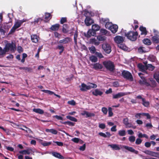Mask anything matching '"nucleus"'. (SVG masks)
<instances>
[{"label":"nucleus","instance_id":"f257e3e1","mask_svg":"<svg viewBox=\"0 0 159 159\" xmlns=\"http://www.w3.org/2000/svg\"><path fill=\"white\" fill-rule=\"evenodd\" d=\"M27 20L25 19L23 20H17L14 26L12 27L9 33L11 34L15 32L16 30L20 26L21 24L25 22Z\"/></svg>","mask_w":159,"mask_h":159},{"label":"nucleus","instance_id":"f03ea898","mask_svg":"<svg viewBox=\"0 0 159 159\" xmlns=\"http://www.w3.org/2000/svg\"><path fill=\"white\" fill-rule=\"evenodd\" d=\"M138 33L137 32L130 31L129 32L126 36L127 38L132 41H134L137 39Z\"/></svg>","mask_w":159,"mask_h":159},{"label":"nucleus","instance_id":"7ed1b4c3","mask_svg":"<svg viewBox=\"0 0 159 159\" xmlns=\"http://www.w3.org/2000/svg\"><path fill=\"white\" fill-rule=\"evenodd\" d=\"M4 48L6 52H8L9 51H13L16 49L15 45L12 43H7Z\"/></svg>","mask_w":159,"mask_h":159},{"label":"nucleus","instance_id":"20e7f679","mask_svg":"<svg viewBox=\"0 0 159 159\" xmlns=\"http://www.w3.org/2000/svg\"><path fill=\"white\" fill-rule=\"evenodd\" d=\"M103 64L107 69L110 71H112L114 69V65L113 63L111 61H105L103 62Z\"/></svg>","mask_w":159,"mask_h":159},{"label":"nucleus","instance_id":"39448f33","mask_svg":"<svg viewBox=\"0 0 159 159\" xmlns=\"http://www.w3.org/2000/svg\"><path fill=\"white\" fill-rule=\"evenodd\" d=\"M122 75L127 80L131 81L133 80V79L131 74L128 71L124 70L122 73Z\"/></svg>","mask_w":159,"mask_h":159},{"label":"nucleus","instance_id":"423d86ee","mask_svg":"<svg viewBox=\"0 0 159 159\" xmlns=\"http://www.w3.org/2000/svg\"><path fill=\"white\" fill-rule=\"evenodd\" d=\"M102 48L107 53L109 54L111 52V47L110 45L107 43H105L102 45Z\"/></svg>","mask_w":159,"mask_h":159},{"label":"nucleus","instance_id":"0eeeda50","mask_svg":"<svg viewBox=\"0 0 159 159\" xmlns=\"http://www.w3.org/2000/svg\"><path fill=\"white\" fill-rule=\"evenodd\" d=\"M153 31L155 34V36L152 37V40L154 43H159V36L158 35L159 32L155 29H153Z\"/></svg>","mask_w":159,"mask_h":159},{"label":"nucleus","instance_id":"6e6552de","mask_svg":"<svg viewBox=\"0 0 159 159\" xmlns=\"http://www.w3.org/2000/svg\"><path fill=\"white\" fill-rule=\"evenodd\" d=\"M130 92H120L116 94L113 95V99H117L125 95L130 94Z\"/></svg>","mask_w":159,"mask_h":159},{"label":"nucleus","instance_id":"1a4fd4ad","mask_svg":"<svg viewBox=\"0 0 159 159\" xmlns=\"http://www.w3.org/2000/svg\"><path fill=\"white\" fill-rule=\"evenodd\" d=\"M136 98L142 100V103L144 107H149L150 105L149 102L148 101H147L144 98H142L141 95H139L137 96Z\"/></svg>","mask_w":159,"mask_h":159},{"label":"nucleus","instance_id":"9d476101","mask_svg":"<svg viewBox=\"0 0 159 159\" xmlns=\"http://www.w3.org/2000/svg\"><path fill=\"white\" fill-rule=\"evenodd\" d=\"M138 75L141 78V79L139 81L140 84H144L146 86H148L150 85L148 82H147L145 79L144 77L141 76V75H142V73H139Z\"/></svg>","mask_w":159,"mask_h":159},{"label":"nucleus","instance_id":"9b49d317","mask_svg":"<svg viewBox=\"0 0 159 159\" xmlns=\"http://www.w3.org/2000/svg\"><path fill=\"white\" fill-rule=\"evenodd\" d=\"M115 42L118 44L122 43L124 40V38L120 36H117L114 39Z\"/></svg>","mask_w":159,"mask_h":159},{"label":"nucleus","instance_id":"f8f14e48","mask_svg":"<svg viewBox=\"0 0 159 159\" xmlns=\"http://www.w3.org/2000/svg\"><path fill=\"white\" fill-rule=\"evenodd\" d=\"M145 64V66H144L141 63L139 64L138 65V67L139 68V70L143 72L146 73V64L144 63Z\"/></svg>","mask_w":159,"mask_h":159},{"label":"nucleus","instance_id":"ddd939ff","mask_svg":"<svg viewBox=\"0 0 159 159\" xmlns=\"http://www.w3.org/2000/svg\"><path fill=\"white\" fill-rule=\"evenodd\" d=\"M91 65L93 66V68L96 70L101 69L102 68V65L98 63H96L92 64Z\"/></svg>","mask_w":159,"mask_h":159},{"label":"nucleus","instance_id":"4468645a","mask_svg":"<svg viewBox=\"0 0 159 159\" xmlns=\"http://www.w3.org/2000/svg\"><path fill=\"white\" fill-rule=\"evenodd\" d=\"M123 147L125 149H126V150L131 152L134 153L135 154H138V151L135 150L132 147H130L128 146H124Z\"/></svg>","mask_w":159,"mask_h":159},{"label":"nucleus","instance_id":"2eb2a0df","mask_svg":"<svg viewBox=\"0 0 159 159\" xmlns=\"http://www.w3.org/2000/svg\"><path fill=\"white\" fill-rule=\"evenodd\" d=\"M85 23L87 26H89L93 23V21L89 17H87L85 19Z\"/></svg>","mask_w":159,"mask_h":159},{"label":"nucleus","instance_id":"dca6fc26","mask_svg":"<svg viewBox=\"0 0 159 159\" xmlns=\"http://www.w3.org/2000/svg\"><path fill=\"white\" fill-rule=\"evenodd\" d=\"M95 32L92 29L89 30L88 31L87 34H85V35L87 38H89L91 36H94L95 34Z\"/></svg>","mask_w":159,"mask_h":159},{"label":"nucleus","instance_id":"f3484780","mask_svg":"<svg viewBox=\"0 0 159 159\" xmlns=\"http://www.w3.org/2000/svg\"><path fill=\"white\" fill-rule=\"evenodd\" d=\"M118 26L116 25H112L109 29L113 33H115L117 31Z\"/></svg>","mask_w":159,"mask_h":159},{"label":"nucleus","instance_id":"a211bd4d","mask_svg":"<svg viewBox=\"0 0 159 159\" xmlns=\"http://www.w3.org/2000/svg\"><path fill=\"white\" fill-rule=\"evenodd\" d=\"M31 39L32 42L35 43H37L39 38V37L37 35L34 34L32 35L31 36Z\"/></svg>","mask_w":159,"mask_h":159},{"label":"nucleus","instance_id":"6ab92c4d","mask_svg":"<svg viewBox=\"0 0 159 159\" xmlns=\"http://www.w3.org/2000/svg\"><path fill=\"white\" fill-rule=\"evenodd\" d=\"M52 155L54 157L59 159H63L64 157L60 153L57 152H53L52 153Z\"/></svg>","mask_w":159,"mask_h":159},{"label":"nucleus","instance_id":"aec40b11","mask_svg":"<svg viewBox=\"0 0 159 159\" xmlns=\"http://www.w3.org/2000/svg\"><path fill=\"white\" fill-rule=\"evenodd\" d=\"M71 41V39L70 38L67 37L64 39L60 40L59 41V43H61L66 44Z\"/></svg>","mask_w":159,"mask_h":159},{"label":"nucleus","instance_id":"412c9836","mask_svg":"<svg viewBox=\"0 0 159 159\" xmlns=\"http://www.w3.org/2000/svg\"><path fill=\"white\" fill-rule=\"evenodd\" d=\"M108 146L110 147L114 150H119L120 149L119 145L116 144H109Z\"/></svg>","mask_w":159,"mask_h":159},{"label":"nucleus","instance_id":"4be33fe9","mask_svg":"<svg viewBox=\"0 0 159 159\" xmlns=\"http://www.w3.org/2000/svg\"><path fill=\"white\" fill-rule=\"evenodd\" d=\"M30 151H31V149H28L27 150H25L22 151H20L19 152V153L20 154H28L29 155L30 152Z\"/></svg>","mask_w":159,"mask_h":159},{"label":"nucleus","instance_id":"5701e85b","mask_svg":"<svg viewBox=\"0 0 159 159\" xmlns=\"http://www.w3.org/2000/svg\"><path fill=\"white\" fill-rule=\"evenodd\" d=\"M92 93L93 95L96 96H101L102 94V92L99 90H94L92 91Z\"/></svg>","mask_w":159,"mask_h":159},{"label":"nucleus","instance_id":"b1692460","mask_svg":"<svg viewBox=\"0 0 159 159\" xmlns=\"http://www.w3.org/2000/svg\"><path fill=\"white\" fill-rule=\"evenodd\" d=\"M33 111L35 113H38L39 114H43L44 113V111L40 108H34L33 110Z\"/></svg>","mask_w":159,"mask_h":159},{"label":"nucleus","instance_id":"393cba45","mask_svg":"<svg viewBox=\"0 0 159 159\" xmlns=\"http://www.w3.org/2000/svg\"><path fill=\"white\" fill-rule=\"evenodd\" d=\"M45 131L47 132H50L52 133L53 134H57V131L56 130L54 129H45Z\"/></svg>","mask_w":159,"mask_h":159},{"label":"nucleus","instance_id":"a878e982","mask_svg":"<svg viewBox=\"0 0 159 159\" xmlns=\"http://www.w3.org/2000/svg\"><path fill=\"white\" fill-rule=\"evenodd\" d=\"M139 29L141 32V35H146L147 34V31L145 28L143 27L142 26H141L140 27Z\"/></svg>","mask_w":159,"mask_h":159},{"label":"nucleus","instance_id":"bb28decb","mask_svg":"<svg viewBox=\"0 0 159 159\" xmlns=\"http://www.w3.org/2000/svg\"><path fill=\"white\" fill-rule=\"evenodd\" d=\"M60 122L64 125H68L70 126H74L75 125V123L70 121H67L65 122L60 121Z\"/></svg>","mask_w":159,"mask_h":159},{"label":"nucleus","instance_id":"cd10ccee","mask_svg":"<svg viewBox=\"0 0 159 159\" xmlns=\"http://www.w3.org/2000/svg\"><path fill=\"white\" fill-rule=\"evenodd\" d=\"M90 41L91 43L96 45H98L100 43L99 42L95 39H90Z\"/></svg>","mask_w":159,"mask_h":159},{"label":"nucleus","instance_id":"c85d7f7f","mask_svg":"<svg viewBox=\"0 0 159 159\" xmlns=\"http://www.w3.org/2000/svg\"><path fill=\"white\" fill-rule=\"evenodd\" d=\"M59 27V25L58 24H56L52 25L50 28V29L52 30L55 31L57 30Z\"/></svg>","mask_w":159,"mask_h":159},{"label":"nucleus","instance_id":"c756f323","mask_svg":"<svg viewBox=\"0 0 159 159\" xmlns=\"http://www.w3.org/2000/svg\"><path fill=\"white\" fill-rule=\"evenodd\" d=\"M148 59L152 62H156L157 61L156 57L152 55H150L149 56Z\"/></svg>","mask_w":159,"mask_h":159},{"label":"nucleus","instance_id":"7c9ffc66","mask_svg":"<svg viewBox=\"0 0 159 159\" xmlns=\"http://www.w3.org/2000/svg\"><path fill=\"white\" fill-rule=\"evenodd\" d=\"M88 89H95L97 87L96 84L92 83H88Z\"/></svg>","mask_w":159,"mask_h":159},{"label":"nucleus","instance_id":"2f4dec72","mask_svg":"<svg viewBox=\"0 0 159 159\" xmlns=\"http://www.w3.org/2000/svg\"><path fill=\"white\" fill-rule=\"evenodd\" d=\"M6 52L3 48V49L0 47V57H2L5 55Z\"/></svg>","mask_w":159,"mask_h":159},{"label":"nucleus","instance_id":"473e14b6","mask_svg":"<svg viewBox=\"0 0 159 159\" xmlns=\"http://www.w3.org/2000/svg\"><path fill=\"white\" fill-rule=\"evenodd\" d=\"M138 52L140 53L145 52H147L145 48L142 47L139 48L138 49Z\"/></svg>","mask_w":159,"mask_h":159},{"label":"nucleus","instance_id":"72a5a7b5","mask_svg":"<svg viewBox=\"0 0 159 159\" xmlns=\"http://www.w3.org/2000/svg\"><path fill=\"white\" fill-rule=\"evenodd\" d=\"M118 46L120 48L124 51L127 50V48L124 44L120 43L118 44Z\"/></svg>","mask_w":159,"mask_h":159},{"label":"nucleus","instance_id":"f704fd0d","mask_svg":"<svg viewBox=\"0 0 159 159\" xmlns=\"http://www.w3.org/2000/svg\"><path fill=\"white\" fill-rule=\"evenodd\" d=\"M90 60L92 62H95L97 61L98 58L95 56H92L89 57Z\"/></svg>","mask_w":159,"mask_h":159},{"label":"nucleus","instance_id":"c9c22d12","mask_svg":"<svg viewBox=\"0 0 159 159\" xmlns=\"http://www.w3.org/2000/svg\"><path fill=\"white\" fill-rule=\"evenodd\" d=\"M66 118L67 119H69L72 121H73L74 122L77 121V119L74 117L70 116H66Z\"/></svg>","mask_w":159,"mask_h":159},{"label":"nucleus","instance_id":"e433bc0d","mask_svg":"<svg viewBox=\"0 0 159 159\" xmlns=\"http://www.w3.org/2000/svg\"><path fill=\"white\" fill-rule=\"evenodd\" d=\"M99 29L100 27L97 25H94L92 26V29L95 32L98 30Z\"/></svg>","mask_w":159,"mask_h":159},{"label":"nucleus","instance_id":"4c0bfd02","mask_svg":"<svg viewBox=\"0 0 159 159\" xmlns=\"http://www.w3.org/2000/svg\"><path fill=\"white\" fill-rule=\"evenodd\" d=\"M146 69H148L152 71L155 68V67L151 64H146Z\"/></svg>","mask_w":159,"mask_h":159},{"label":"nucleus","instance_id":"58836bf2","mask_svg":"<svg viewBox=\"0 0 159 159\" xmlns=\"http://www.w3.org/2000/svg\"><path fill=\"white\" fill-rule=\"evenodd\" d=\"M118 134L120 136H123L126 135L125 130H120L118 131Z\"/></svg>","mask_w":159,"mask_h":159},{"label":"nucleus","instance_id":"ea45409f","mask_svg":"<svg viewBox=\"0 0 159 159\" xmlns=\"http://www.w3.org/2000/svg\"><path fill=\"white\" fill-rule=\"evenodd\" d=\"M1 27L6 30H7L10 28L7 23H4L2 25Z\"/></svg>","mask_w":159,"mask_h":159},{"label":"nucleus","instance_id":"a19ab883","mask_svg":"<svg viewBox=\"0 0 159 159\" xmlns=\"http://www.w3.org/2000/svg\"><path fill=\"white\" fill-rule=\"evenodd\" d=\"M42 142H41V144L43 146H48L50 145L51 144V142H47L46 141L43 142L42 140H41Z\"/></svg>","mask_w":159,"mask_h":159},{"label":"nucleus","instance_id":"79ce46f5","mask_svg":"<svg viewBox=\"0 0 159 159\" xmlns=\"http://www.w3.org/2000/svg\"><path fill=\"white\" fill-rule=\"evenodd\" d=\"M154 77L157 82L159 83V72L156 73L154 75Z\"/></svg>","mask_w":159,"mask_h":159},{"label":"nucleus","instance_id":"37998d69","mask_svg":"<svg viewBox=\"0 0 159 159\" xmlns=\"http://www.w3.org/2000/svg\"><path fill=\"white\" fill-rule=\"evenodd\" d=\"M138 136L139 138H141L143 137H144L147 139L148 138V136L147 134H143L141 132L139 133V134H138Z\"/></svg>","mask_w":159,"mask_h":159},{"label":"nucleus","instance_id":"c03bdc74","mask_svg":"<svg viewBox=\"0 0 159 159\" xmlns=\"http://www.w3.org/2000/svg\"><path fill=\"white\" fill-rule=\"evenodd\" d=\"M143 43L145 44L149 45L151 44L150 40L148 39H145L143 41Z\"/></svg>","mask_w":159,"mask_h":159},{"label":"nucleus","instance_id":"a18cd8bd","mask_svg":"<svg viewBox=\"0 0 159 159\" xmlns=\"http://www.w3.org/2000/svg\"><path fill=\"white\" fill-rule=\"evenodd\" d=\"M100 22L103 24H105L106 23L109 21V20L107 18H101L100 20Z\"/></svg>","mask_w":159,"mask_h":159},{"label":"nucleus","instance_id":"49530a36","mask_svg":"<svg viewBox=\"0 0 159 159\" xmlns=\"http://www.w3.org/2000/svg\"><path fill=\"white\" fill-rule=\"evenodd\" d=\"M129 140L131 143L134 142L135 140V137L134 136H131L129 138Z\"/></svg>","mask_w":159,"mask_h":159},{"label":"nucleus","instance_id":"de8ad7c7","mask_svg":"<svg viewBox=\"0 0 159 159\" xmlns=\"http://www.w3.org/2000/svg\"><path fill=\"white\" fill-rule=\"evenodd\" d=\"M71 140L75 143H78L80 141L81 142V143L83 142V141L82 140H81L80 139L76 138H75L72 139H71Z\"/></svg>","mask_w":159,"mask_h":159},{"label":"nucleus","instance_id":"09e8293b","mask_svg":"<svg viewBox=\"0 0 159 159\" xmlns=\"http://www.w3.org/2000/svg\"><path fill=\"white\" fill-rule=\"evenodd\" d=\"M143 152L146 154L148 155L152 156L153 151L148 150H146L145 151H143Z\"/></svg>","mask_w":159,"mask_h":159},{"label":"nucleus","instance_id":"8fccbe9b","mask_svg":"<svg viewBox=\"0 0 159 159\" xmlns=\"http://www.w3.org/2000/svg\"><path fill=\"white\" fill-rule=\"evenodd\" d=\"M85 115H86V118L92 116H94L95 115L94 113L89 112L87 111Z\"/></svg>","mask_w":159,"mask_h":159},{"label":"nucleus","instance_id":"3c124183","mask_svg":"<svg viewBox=\"0 0 159 159\" xmlns=\"http://www.w3.org/2000/svg\"><path fill=\"white\" fill-rule=\"evenodd\" d=\"M97 39L99 41H103L106 39V38L104 36L99 35L97 37Z\"/></svg>","mask_w":159,"mask_h":159},{"label":"nucleus","instance_id":"603ef678","mask_svg":"<svg viewBox=\"0 0 159 159\" xmlns=\"http://www.w3.org/2000/svg\"><path fill=\"white\" fill-rule=\"evenodd\" d=\"M19 69L20 70H24L28 72H30L32 70V69L31 68L27 67H20L19 68Z\"/></svg>","mask_w":159,"mask_h":159},{"label":"nucleus","instance_id":"864d4df0","mask_svg":"<svg viewBox=\"0 0 159 159\" xmlns=\"http://www.w3.org/2000/svg\"><path fill=\"white\" fill-rule=\"evenodd\" d=\"M112 25V24L109 22V21L106 23L105 24V26L106 28L109 29H110Z\"/></svg>","mask_w":159,"mask_h":159},{"label":"nucleus","instance_id":"5fc2aeb1","mask_svg":"<svg viewBox=\"0 0 159 159\" xmlns=\"http://www.w3.org/2000/svg\"><path fill=\"white\" fill-rule=\"evenodd\" d=\"M51 18V15L49 13H46L45 15V19L48 20H50Z\"/></svg>","mask_w":159,"mask_h":159},{"label":"nucleus","instance_id":"6e6d98bb","mask_svg":"<svg viewBox=\"0 0 159 159\" xmlns=\"http://www.w3.org/2000/svg\"><path fill=\"white\" fill-rule=\"evenodd\" d=\"M123 122L124 124L125 125H127L129 124V119L128 118H124L123 120Z\"/></svg>","mask_w":159,"mask_h":159},{"label":"nucleus","instance_id":"4d7b16f0","mask_svg":"<svg viewBox=\"0 0 159 159\" xmlns=\"http://www.w3.org/2000/svg\"><path fill=\"white\" fill-rule=\"evenodd\" d=\"M41 90L44 93H47L50 95H52L53 94H54V93H55L53 92L50 91L49 90Z\"/></svg>","mask_w":159,"mask_h":159},{"label":"nucleus","instance_id":"13d9d810","mask_svg":"<svg viewBox=\"0 0 159 159\" xmlns=\"http://www.w3.org/2000/svg\"><path fill=\"white\" fill-rule=\"evenodd\" d=\"M112 109V108L111 107L108 108V116L109 117H111L113 116V113Z\"/></svg>","mask_w":159,"mask_h":159},{"label":"nucleus","instance_id":"bf43d9fd","mask_svg":"<svg viewBox=\"0 0 159 159\" xmlns=\"http://www.w3.org/2000/svg\"><path fill=\"white\" fill-rule=\"evenodd\" d=\"M152 156L159 158V153L153 152Z\"/></svg>","mask_w":159,"mask_h":159},{"label":"nucleus","instance_id":"052dcab7","mask_svg":"<svg viewBox=\"0 0 159 159\" xmlns=\"http://www.w3.org/2000/svg\"><path fill=\"white\" fill-rule=\"evenodd\" d=\"M89 49L92 53H94L96 51V48L94 46H92L89 48Z\"/></svg>","mask_w":159,"mask_h":159},{"label":"nucleus","instance_id":"680f3d73","mask_svg":"<svg viewBox=\"0 0 159 159\" xmlns=\"http://www.w3.org/2000/svg\"><path fill=\"white\" fill-rule=\"evenodd\" d=\"M67 103L69 104L70 105L72 106H75L76 104V103L75 101L73 100H72L71 101H68L67 102Z\"/></svg>","mask_w":159,"mask_h":159},{"label":"nucleus","instance_id":"e2e57ef3","mask_svg":"<svg viewBox=\"0 0 159 159\" xmlns=\"http://www.w3.org/2000/svg\"><path fill=\"white\" fill-rule=\"evenodd\" d=\"M84 15L87 17H89L90 15V13L88 12L87 10H85L84 11Z\"/></svg>","mask_w":159,"mask_h":159},{"label":"nucleus","instance_id":"0e129e2a","mask_svg":"<svg viewBox=\"0 0 159 159\" xmlns=\"http://www.w3.org/2000/svg\"><path fill=\"white\" fill-rule=\"evenodd\" d=\"M142 140L140 138H137L135 141V144L137 145L140 144L142 142Z\"/></svg>","mask_w":159,"mask_h":159},{"label":"nucleus","instance_id":"69168bd1","mask_svg":"<svg viewBox=\"0 0 159 159\" xmlns=\"http://www.w3.org/2000/svg\"><path fill=\"white\" fill-rule=\"evenodd\" d=\"M42 20V19L41 18H38L35 19L33 22L34 24L38 23L39 22H40Z\"/></svg>","mask_w":159,"mask_h":159},{"label":"nucleus","instance_id":"338daca9","mask_svg":"<svg viewBox=\"0 0 159 159\" xmlns=\"http://www.w3.org/2000/svg\"><path fill=\"white\" fill-rule=\"evenodd\" d=\"M102 111L103 113L105 114L106 115L107 113L108 110L107 108L105 107H103L102 108Z\"/></svg>","mask_w":159,"mask_h":159},{"label":"nucleus","instance_id":"774afa93","mask_svg":"<svg viewBox=\"0 0 159 159\" xmlns=\"http://www.w3.org/2000/svg\"><path fill=\"white\" fill-rule=\"evenodd\" d=\"M150 84H151V86L152 87H155L156 86V82L153 80H150Z\"/></svg>","mask_w":159,"mask_h":159}]
</instances>
